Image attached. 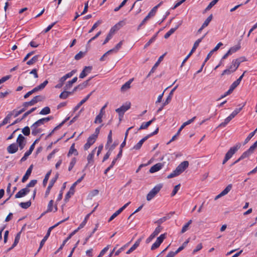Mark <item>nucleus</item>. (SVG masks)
<instances>
[{"label":"nucleus","instance_id":"f257e3e1","mask_svg":"<svg viewBox=\"0 0 257 257\" xmlns=\"http://www.w3.org/2000/svg\"><path fill=\"white\" fill-rule=\"evenodd\" d=\"M162 188V184H158L155 186L147 194V200L148 201L151 200L156 195V194L160 191L161 189Z\"/></svg>","mask_w":257,"mask_h":257},{"label":"nucleus","instance_id":"f03ea898","mask_svg":"<svg viewBox=\"0 0 257 257\" xmlns=\"http://www.w3.org/2000/svg\"><path fill=\"white\" fill-rule=\"evenodd\" d=\"M44 99V97L41 95H37L35 96L31 101L23 103V106L26 108L29 106H32L39 101H42Z\"/></svg>","mask_w":257,"mask_h":257},{"label":"nucleus","instance_id":"7ed1b4c3","mask_svg":"<svg viewBox=\"0 0 257 257\" xmlns=\"http://www.w3.org/2000/svg\"><path fill=\"white\" fill-rule=\"evenodd\" d=\"M235 61L233 60L231 63V65L228 68L224 70L222 73H221V76H223L225 74H230L234 72H235L236 69L239 67Z\"/></svg>","mask_w":257,"mask_h":257},{"label":"nucleus","instance_id":"20e7f679","mask_svg":"<svg viewBox=\"0 0 257 257\" xmlns=\"http://www.w3.org/2000/svg\"><path fill=\"white\" fill-rule=\"evenodd\" d=\"M166 233L162 234L159 236L156 241L151 246V250H155L158 248L161 244L163 242L165 238H166Z\"/></svg>","mask_w":257,"mask_h":257},{"label":"nucleus","instance_id":"39448f33","mask_svg":"<svg viewBox=\"0 0 257 257\" xmlns=\"http://www.w3.org/2000/svg\"><path fill=\"white\" fill-rule=\"evenodd\" d=\"M131 107V103L126 102L125 104L122 105L120 107L117 108L115 111L119 114V116H122L124 112Z\"/></svg>","mask_w":257,"mask_h":257},{"label":"nucleus","instance_id":"423d86ee","mask_svg":"<svg viewBox=\"0 0 257 257\" xmlns=\"http://www.w3.org/2000/svg\"><path fill=\"white\" fill-rule=\"evenodd\" d=\"M189 162L187 161H184L181 163L175 170L177 173L179 175L183 172L185 169L188 167Z\"/></svg>","mask_w":257,"mask_h":257},{"label":"nucleus","instance_id":"0eeeda50","mask_svg":"<svg viewBox=\"0 0 257 257\" xmlns=\"http://www.w3.org/2000/svg\"><path fill=\"white\" fill-rule=\"evenodd\" d=\"M241 147L240 143H238L233 147L230 148L228 151L225 154V156L229 159L232 157L233 154Z\"/></svg>","mask_w":257,"mask_h":257},{"label":"nucleus","instance_id":"6e6552de","mask_svg":"<svg viewBox=\"0 0 257 257\" xmlns=\"http://www.w3.org/2000/svg\"><path fill=\"white\" fill-rule=\"evenodd\" d=\"M17 143L20 150L23 149L26 143L25 138L21 134H20L17 139Z\"/></svg>","mask_w":257,"mask_h":257},{"label":"nucleus","instance_id":"1a4fd4ad","mask_svg":"<svg viewBox=\"0 0 257 257\" xmlns=\"http://www.w3.org/2000/svg\"><path fill=\"white\" fill-rule=\"evenodd\" d=\"M58 176H59V174L57 173L55 177L54 178H52L50 180L49 186H48L46 191L45 192V197H47L49 195L51 188H52L54 183L56 182V180H57V179L58 178Z\"/></svg>","mask_w":257,"mask_h":257},{"label":"nucleus","instance_id":"9d476101","mask_svg":"<svg viewBox=\"0 0 257 257\" xmlns=\"http://www.w3.org/2000/svg\"><path fill=\"white\" fill-rule=\"evenodd\" d=\"M92 69V66H85L79 75L80 78H84L88 74L91 72Z\"/></svg>","mask_w":257,"mask_h":257},{"label":"nucleus","instance_id":"9b49d317","mask_svg":"<svg viewBox=\"0 0 257 257\" xmlns=\"http://www.w3.org/2000/svg\"><path fill=\"white\" fill-rule=\"evenodd\" d=\"M30 189L27 188H23L21 190H20L16 195H15V198H19L23 197L26 195L29 192Z\"/></svg>","mask_w":257,"mask_h":257},{"label":"nucleus","instance_id":"f8f14e48","mask_svg":"<svg viewBox=\"0 0 257 257\" xmlns=\"http://www.w3.org/2000/svg\"><path fill=\"white\" fill-rule=\"evenodd\" d=\"M165 55V54L162 55V56H161L158 61L156 62V63L155 64V65L153 66V67H152V69L151 70V71H150L149 73L148 74V75H147V77H149L151 74L152 73H153L156 70V69H157V67L158 66V65H159L160 63L162 61V60L163 59V58H164V55Z\"/></svg>","mask_w":257,"mask_h":257},{"label":"nucleus","instance_id":"ddd939ff","mask_svg":"<svg viewBox=\"0 0 257 257\" xmlns=\"http://www.w3.org/2000/svg\"><path fill=\"white\" fill-rule=\"evenodd\" d=\"M96 139L91 136L87 139L86 143L84 146V150H87L95 142Z\"/></svg>","mask_w":257,"mask_h":257},{"label":"nucleus","instance_id":"4468645a","mask_svg":"<svg viewBox=\"0 0 257 257\" xmlns=\"http://www.w3.org/2000/svg\"><path fill=\"white\" fill-rule=\"evenodd\" d=\"M18 150V146L15 143H13L9 146L7 148V151L10 154H14Z\"/></svg>","mask_w":257,"mask_h":257},{"label":"nucleus","instance_id":"2eb2a0df","mask_svg":"<svg viewBox=\"0 0 257 257\" xmlns=\"http://www.w3.org/2000/svg\"><path fill=\"white\" fill-rule=\"evenodd\" d=\"M182 22H180L174 28H171L167 33L164 35L165 39H168L172 34H173L175 31L182 25Z\"/></svg>","mask_w":257,"mask_h":257},{"label":"nucleus","instance_id":"dca6fc26","mask_svg":"<svg viewBox=\"0 0 257 257\" xmlns=\"http://www.w3.org/2000/svg\"><path fill=\"white\" fill-rule=\"evenodd\" d=\"M178 86V85H177L176 86H175L172 89V90L171 91V92L169 93V95L168 96L167 98H166L165 101L163 103L164 106H165L170 103V102L171 101V100L172 98L173 93L175 91V90L177 89Z\"/></svg>","mask_w":257,"mask_h":257},{"label":"nucleus","instance_id":"f3484780","mask_svg":"<svg viewBox=\"0 0 257 257\" xmlns=\"http://www.w3.org/2000/svg\"><path fill=\"white\" fill-rule=\"evenodd\" d=\"M75 187L76 186L73 184L71 187H70L69 191L66 194L64 199L65 201L67 202L69 200V199L71 197V196L74 194Z\"/></svg>","mask_w":257,"mask_h":257},{"label":"nucleus","instance_id":"a211bd4d","mask_svg":"<svg viewBox=\"0 0 257 257\" xmlns=\"http://www.w3.org/2000/svg\"><path fill=\"white\" fill-rule=\"evenodd\" d=\"M33 167V165H31L29 167L28 169L27 170L25 175L23 176L22 180V182L23 183L25 182L28 179L29 176H30V175L32 173Z\"/></svg>","mask_w":257,"mask_h":257},{"label":"nucleus","instance_id":"6ab92c4d","mask_svg":"<svg viewBox=\"0 0 257 257\" xmlns=\"http://www.w3.org/2000/svg\"><path fill=\"white\" fill-rule=\"evenodd\" d=\"M162 163H159L153 166L150 169V172L151 173H155L160 170L163 167Z\"/></svg>","mask_w":257,"mask_h":257},{"label":"nucleus","instance_id":"aec40b11","mask_svg":"<svg viewBox=\"0 0 257 257\" xmlns=\"http://www.w3.org/2000/svg\"><path fill=\"white\" fill-rule=\"evenodd\" d=\"M238 86V85H237L235 82H233L230 86V88L229 89V90L226 91L225 94L223 95H222L219 98V99H220L224 97H225L226 96L229 95V94H230L232 91L233 90Z\"/></svg>","mask_w":257,"mask_h":257},{"label":"nucleus","instance_id":"412c9836","mask_svg":"<svg viewBox=\"0 0 257 257\" xmlns=\"http://www.w3.org/2000/svg\"><path fill=\"white\" fill-rule=\"evenodd\" d=\"M149 139V136H146L144 138H143L141 140H140L139 143H138L134 147H133V149L136 150H138L141 149L143 143Z\"/></svg>","mask_w":257,"mask_h":257},{"label":"nucleus","instance_id":"4be33fe9","mask_svg":"<svg viewBox=\"0 0 257 257\" xmlns=\"http://www.w3.org/2000/svg\"><path fill=\"white\" fill-rule=\"evenodd\" d=\"M162 4V2L160 3L158 5L154 7L149 13L148 15L147 16L148 17H149L150 19L153 17H154L156 13L157 12V10L158 8L161 6V5Z\"/></svg>","mask_w":257,"mask_h":257},{"label":"nucleus","instance_id":"5701e85b","mask_svg":"<svg viewBox=\"0 0 257 257\" xmlns=\"http://www.w3.org/2000/svg\"><path fill=\"white\" fill-rule=\"evenodd\" d=\"M141 240H142L141 238L138 239L136 241V242L134 243V244L126 251V253L130 254V253L133 252L134 250H135L139 246Z\"/></svg>","mask_w":257,"mask_h":257},{"label":"nucleus","instance_id":"b1692460","mask_svg":"<svg viewBox=\"0 0 257 257\" xmlns=\"http://www.w3.org/2000/svg\"><path fill=\"white\" fill-rule=\"evenodd\" d=\"M31 128L32 129V134L33 136H36L42 131V129L38 128V126L35 125L34 123L31 126Z\"/></svg>","mask_w":257,"mask_h":257},{"label":"nucleus","instance_id":"393cba45","mask_svg":"<svg viewBox=\"0 0 257 257\" xmlns=\"http://www.w3.org/2000/svg\"><path fill=\"white\" fill-rule=\"evenodd\" d=\"M133 81V79H130L126 82H125L123 85H122L120 90L122 92H124L130 88L131 84Z\"/></svg>","mask_w":257,"mask_h":257},{"label":"nucleus","instance_id":"a878e982","mask_svg":"<svg viewBox=\"0 0 257 257\" xmlns=\"http://www.w3.org/2000/svg\"><path fill=\"white\" fill-rule=\"evenodd\" d=\"M202 41V39H198L197 40L195 41L194 43L193 46L190 52V53L188 54V57H190L192 53L196 50V48L198 47L200 43Z\"/></svg>","mask_w":257,"mask_h":257},{"label":"nucleus","instance_id":"bb28decb","mask_svg":"<svg viewBox=\"0 0 257 257\" xmlns=\"http://www.w3.org/2000/svg\"><path fill=\"white\" fill-rule=\"evenodd\" d=\"M121 22H119V23L116 24L115 25H114L113 27H112L111 28V29L110 30L109 34H110L111 35H112L113 36V35H114L115 32L120 29V28L121 27Z\"/></svg>","mask_w":257,"mask_h":257},{"label":"nucleus","instance_id":"cd10ccee","mask_svg":"<svg viewBox=\"0 0 257 257\" xmlns=\"http://www.w3.org/2000/svg\"><path fill=\"white\" fill-rule=\"evenodd\" d=\"M12 115V112H10L9 113V114L6 116V117L4 119L3 121L0 123V127H1L2 126L7 124L10 122V120L11 118Z\"/></svg>","mask_w":257,"mask_h":257},{"label":"nucleus","instance_id":"c85d7f7f","mask_svg":"<svg viewBox=\"0 0 257 257\" xmlns=\"http://www.w3.org/2000/svg\"><path fill=\"white\" fill-rule=\"evenodd\" d=\"M92 92L88 94L84 99L80 101V102L75 107L74 111H76L77 109H78V108L89 99L92 94Z\"/></svg>","mask_w":257,"mask_h":257},{"label":"nucleus","instance_id":"c756f323","mask_svg":"<svg viewBox=\"0 0 257 257\" xmlns=\"http://www.w3.org/2000/svg\"><path fill=\"white\" fill-rule=\"evenodd\" d=\"M155 120V118L154 117L152 119H151V120H150L148 122L142 123V124L140 126V128L138 129V130L139 131L141 130H144V129L147 128L148 127V126L149 125H150L153 121H154Z\"/></svg>","mask_w":257,"mask_h":257},{"label":"nucleus","instance_id":"7c9ffc66","mask_svg":"<svg viewBox=\"0 0 257 257\" xmlns=\"http://www.w3.org/2000/svg\"><path fill=\"white\" fill-rule=\"evenodd\" d=\"M96 150V148H95L94 149H93L92 152L88 155L87 157V160L88 161V164L87 166L91 163L93 162V157L94 155L95 154V151Z\"/></svg>","mask_w":257,"mask_h":257},{"label":"nucleus","instance_id":"2f4dec72","mask_svg":"<svg viewBox=\"0 0 257 257\" xmlns=\"http://www.w3.org/2000/svg\"><path fill=\"white\" fill-rule=\"evenodd\" d=\"M77 77H75L71 80L68 81L64 87V89L66 90L72 87L73 84L75 83L77 81Z\"/></svg>","mask_w":257,"mask_h":257},{"label":"nucleus","instance_id":"473e14b6","mask_svg":"<svg viewBox=\"0 0 257 257\" xmlns=\"http://www.w3.org/2000/svg\"><path fill=\"white\" fill-rule=\"evenodd\" d=\"M74 154L75 156H77L78 153L76 149H75V144L73 143L69 149V152L67 154L68 157Z\"/></svg>","mask_w":257,"mask_h":257},{"label":"nucleus","instance_id":"72a5a7b5","mask_svg":"<svg viewBox=\"0 0 257 257\" xmlns=\"http://www.w3.org/2000/svg\"><path fill=\"white\" fill-rule=\"evenodd\" d=\"M123 44V41H120L115 46L114 48L109 50L110 52L112 53H116L121 48L122 45Z\"/></svg>","mask_w":257,"mask_h":257},{"label":"nucleus","instance_id":"f704fd0d","mask_svg":"<svg viewBox=\"0 0 257 257\" xmlns=\"http://www.w3.org/2000/svg\"><path fill=\"white\" fill-rule=\"evenodd\" d=\"M171 217L170 214H167L166 216L160 218L158 220L155 222V223L157 224L158 225H160L162 223L166 221L167 219Z\"/></svg>","mask_w":257,"mask_h":257},{"label":"nucleus","instance_id":"c9c22d12","mask_svg":"<svg viewBox=\"0 0 257 257\" xmlns=\"http://www.w3.org/2000/svg\"><path fill=\"white\" fill-rule=\"evenodd\" d=\"M104 115V112H102V110H100L99 114L96 116L94 123H101L102 121V117L103 115Z\"/></svg>","mask_w":257,"mask_h":257},{"label":"nucleus","instance_id":"e433bc0d","mask_svg":"<svg viewBox=\"0 0 257 257\" xmlns=\"http://www.w3.org/2000/svg\"><path fill=\"white\" fill-rule=\"evenodd\" d=\"M50 234L49 233H48V232H47L46 235L44 237V238H43V239L41 240V242H40V246H39V248H38V250H37V252L36 254H37L40 250V249H41V248L43 247V246L44 245L45 242H46V241L47 240L48 238L49 237V236H50Z\"/></svg>","mask_w":257,"mask_h":257},{"label":"nucleus","instance_id":"4c0bfd02","mask_svg":"<svg viewBox=\"0 0 257 257\" xmlns=\"http://www.w3.org/2000/svg\"><path fill=\"white\" fill-rule=\"evenodd\" d=\"M91 79V78H90L88 80L84 81L82 83L78 85V90H81L85 88H86L88 85V82Z\"/></svg>","mask_w":257,"mask_h":257},{"label":"nucleus","instance_id":"58836bf2","mask_svg":"<svg viewBox=\"0 0 257 257\" xmlns=\"http://www.w3.org/2000/svg\"><path fill=\"white\" fill-rule=\"evenodd\" d=\"M256 131L257 128L253 132H251L248 135V136L247 137V138L245 139L244 141L243 145H245L249 142V141L254 136Z\"/></svg>","mask_w":257,"mask_h":257},{"label":"nucleus","instance_id":"ea45409f","mask_svg":"<svg viewBox=\"0 0 257 257\" xmlns=\"http://www.w3.org/2000/svg\"><path fill=\"white\" fill-rule=\"evenodd\" d=\"M69 119V117L65 119L64 120H63L61 123H60L58 125H57V126H56L52 131V132L47 136V138L50 137L54 132L55 131L58 130V128H59L60 127H61L63 125V124L67 120Z\"/></svg>","mask_w":257,"mask_h":257},{"label":"nucleus","instance_id":"a19ab883","mask_svg":"<svg viewBox=\"0 0 257 257\" xmlns=\"http://www.w3.org/2000/svg\"><path fill=\"white\" fill-rule=\"evenodd\" d=\"M39 55H35L30 60L27 62V64L28 65H31L35 63L38 59Z\"/></svg>","mask_w":257,"mask_h":257},{"label":"nucleus","instance_id":"79ce46f5","mask_svg":"<svg viewBox=\"0 0 257 257\" xmlns=\"http://www.w3.org/2000/svg\"><path fill=\"white\" fill-rule=\"evenodd\" d=\"M245 104H244L242 107L236 108L230 114V117L233 118L242 109V107L244 106Z\"/></svg>","mask_w":257,"mask_h":257},{"label":"nucleus","instance_id":"37998d69","mask_svg":"<svg viewBox=\"0 0 257 257\" xmlns=\"http://www.w3.org/2000/svg\"><path fill=\"white\" fill-rule=\"evenodd\" d=\"M50 111V108L48 106H46L41 110L39 114L41 115H46L49 114Z\"/></svg>","mask_w":257,"mask_h":257},{"label":"nucleus","instance_id":"c03bdc74","mask_svg":"<svg viewBox=\"0 0 257 257\" xmlns=\"http://www.w3.org/2000/svg\"><path fill=\"white\" fill-rule=\"evenodd\" d=\"M252 152L248 149L246 151L244 152L240 157V159H243L249 157Z\"/></svg>","mask_w":257,"mask_h":257},{"label":"nucleus","instance_id":"a18cd8bd","mask_svg":"<svg viewBox=\"0 0 257 257\" xmlns=\"http://www.w3.org/2000/svg\"><path fill=\"white\" fill-rule=\"evenodd\" d=\"M232 119V117H230V116H228L227 117H226L224 122H222L221 123L218 127H224L226 126V125Z\"/></svg>","mask_w":257,"mask_h":257},{"label":"nucleus","instance_id":"49530a36","mask_svg":"<svg viewBox=\"0 0 257 257\" xmlns=\"http://www.w3.org/2000/svg\"><path fill=\"white\" fill-rule=\"evenodd\" d=\"M19 205L22 208L24 209H27L31 205V202L30 200L26 202H21Z\"/></svg>","mask_w":257,"mask_h":257},{"label":"nucleus","instance_id":"de8ad7c7","mask_svg":"<svg viewBox=\"0 0 257 257\" xmlns=\"http://www.w3.org/2000/svg\"><path fill=\"white\" fill-rule=\"evenodd\" d=\"M71 94H72V92L64 91L60 94L59 97L61 99H66L68 97L69 95Z\"/></svg>","mask_w":257,"mask_h":257},{"label":"nucleus","instance_id":"09e8293b","mask_svg":"<svg viewBox=\"0 0 257 257\" xmlns=\"http://www.w3.org/2000/svg\"><path fill=\"white\" fill-rule=\"evenodd\" d=\"M51 170H50L46 174L45 178L43 181V185L44 186H45L46 185L48 180H49L50 175H51Z\"/></svg>","mask_w":257,"mask_h":257},{"label":"nucleus","instance_id":"8fccbe9b","mask_svg":"<svg viewBox=\"0 0 257 257\" xmlns=\"http://www.w3.org/2000/svg\"><path fill=\"white\" fill-rule=\"evenodd\" d=\"M122 211L120 209V208L117 210L116 212H115L109 218L108 222H110L112 221L113 219H114L117 215H118Z\"/></svg>","mask_w":257,"mask_h":257},{"label":"nucleus","instance_id":"3c124183","mask_svg":"<svg viewBox=\"0 0 257 257\" xmlns=\"http://www.w3.org/2000/svg\"><path fill=\"white\" fill-rule=\"evenodd\" d=\"M68 218H69V217H67V218H66V219H64V220H61V221H60L58 222L57 223H56V224H55L54 225H53V226H52L50 227L48 229V231H47V232H48V233L50 234V232H51V230H52L53 228H55L56 227H57L58 225H59V224H61V223H62V222H63L65 221L66 220H67L68 219Z\"/></svg>","mask_w":257,"mask_h":257},{"label":"nucleus","instance_id":"603ef678","mask_svg":"<svg viewBox=\"0 0 257 257\" xmlns=\"http://www.w3.org/2000/svg\"><path fill=\"white\" fill-rule=\"evenodd\" d=\"M232 185L229 184L221 192V193L224 196L226 195L231 189Z\"/></svg>","mask_w":257,"mask_h":257},{"label":"nucleus","instance_id":"864d4df0","mask_svg":"<svg viewBox=\"0 0 257 257\" xmlns=\"http://www.w3.org/2000/svg\"><path fill=\"white\" fill-rule=\"evenodd\" d=\"M212 15H210L206 20L204 22L203 24H202V26H203V27H207L209 23L210 22V21L212 20Z\"/></svg>","mask_w":257,"mask_h":257},{"label":"nucleus","instance_id":"5fc2aeb1","mask_svg":"<svg viewBox=\"0 0 257 257\" xmlns=\"http://www.w3.org/2000/svg\"><path fill=\"white\" fill-rule=\"evenodd\" d=\"M157 33L144 46V48H147L148 46H150V45L151 44H152L153 42H154L156 39V37H157Z\"/></svg>","mask_w":257,"mask_h":257},{"label":"nucleus","instance_id":"6e6d98bb","mask_svg":"<svg viewBox=\"0 0 257 257\" xmlns=\"http://www.w3.org/2000/svg\"><path fill=\"white\" fill-rule=\"evenodd\" d=\"M26 110V108L24 106H23V108H22L21 109H20L19 111H16V110H14L13 111H12L13 113L15 112L14 116L17 117L19 115L24 112Z\"/></svg>","mask_w":257,"mask_h":257},{"label":"nucleus","instance_id":"4d7b16f0","mask_svg":"<svg viewBox=\"0 0 257 257\" xmlns=\"http://www.w3.org/2000/svg\"><path fill=\"white\" fill-rule=\"evenodd\" d=\"M23 134L26 136H28L30 134V127L28 126H25L24 128L22 129Z\"/></svg>","mask_w":257,"mask_h":257},{"label":"nucleus","instance_id":"13d9d810","mask_svg":"<svg viewBox=\"0 0 257 257\" xmlns=\"http://www.w3.org/2000/svg\"><path fill=\"white\" fill-rule=\"evenodd\" d=\"M234 60L235 61V62L238 64L237 65L238 66H239L241 62H245L246 61V58L245 57H240L238 58H237L236 59H234Z\"/></svg>","mask_w":257,"mask_h":257},{"label":"nucleus","instance_id":"bf43d9fd","mask_svg":"<svg viewBox=\"0 0 257 257\" xmlns=\"http://www.w3.org/2000/svg\"><path fill=\"white\" fill-rule=\"evenodd\" d=\"M89 214H87L85 217L84 220L80 223L79 227L77 228L78 230L82 228L86 224L88 218L89 217Z\"/></svg>","mask_w":257,"mask_h":257},{"label":"nucleus","instance_id":"052dcab7","mask_svg":"<svg viewBox=\"0 0 257 257\" xmlns=\"http://www.w3.org/2000/svg\"><path fill=\"white\" fill-rule=\"evenodd\" d=\"M219 0H213L206 7L205 11H208L211 9L218 2Z\"/></svg>","mask_w":257,"mask_h":257},{"label":"nucleus","instance_id":"680f3d73","mask_svg":"<svg viewBox=\"0 0 257 257\" xmlns=\"http://www.w3.org/2000/svg\"><path fill=\"white\" fill-rule=\"evenodd\" d=\"M240 48V46L239 45L234 46L230 48L229 50V52L231 53V54L233 53H235L237 51H238Z\"/></svg>","mask_w":257,"mask_h":257},{"label":"nucleus","instance_id":"e2e57ef3","mask_svg":"<svg viewBox=\"0 0 257 257\" xmlns=\"http://www.w3.org/2000/svg\"><path fill=\"white\" fill-rule=\"evenodd\" d=\"M101 23V21L100 20H98L96 22L92 27L91 29L89 31L88 33H90L92 32Z\"/></svg>","mask_w":257,"mask_h":257},{"label":"nucleus","instance_id":"0e129e2a","mask_svg":"<svg viewBox=\"0 0 257 257\" xmlns=\"http://www.w3.org/2000/svg\"><path fill=\"white\" fill-rule=\"evenodd\" d=\"M54 201L53 200H51L48 205L47 210L46 211L47 212H51L53 211V206Z\"/></svg>","mask_w":257,"mask_h":257},{"label":"nucleus","instance_id":"69168bd1","mask_svg":"<svg viewBox=\"0 0 257 257\" xmlns=\"http://www.w3.org/2000/svg\"><path fill=\"white\" fill-rule=\"evenodd\" d=\"M36 107H33L31 108L30 110L27 111L23 115L22 117V119H24L25 117H26L28 115L32 113L33 111H34L36 109Z\"/></svg>","mask_w":257,"mask_h":257},{"label":"nucleus","instance_id":"338daca9","mask_svg":"<svg viewBox=\"0 0 257 257\" xmlns=\"http://www.w3.org/2000/svg\"><path fill=\"white\" fill-rule=\"evenodd\" d=\"M48 83V80L44 81L42 83L40 84L39 85L37 86L38 89L40 90H41L43 89L45 86L47 85Z\"/></svg>","mask_w":257,"mask_h":257},{"label":"nucleus","instance_id":"774afa93","mask_svg":"<svg viewBox=\"0 0 257 257\" xmlns=\"http://www.w3.org/2000/svg\"><path fill=\"white\" fill-rule=\"evenodd\" d=\"M37 180H32L27 185L26 188L29 189L30 187H33L37 184Z\"/></svg>","mask_w":257,"mask_h":257}]
</instances>
